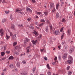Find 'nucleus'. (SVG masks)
Returning <instances> with one entry per match:
<instances>
[{"label": "nucleus", "instance_id": "49", "mask_svg": "<svg viewBox=\"0 0 75 75\" xmlns=\"http://www.w3.org/2000/svg\"><path fill=\"white\" fill-rule=\"evenodd\" d=\"M6 59V57H3L1 59V60H4Z\"/></svg>", "mask_w": 75, "mask_h": 75}, {"label": "nucleus", "instance_id": "42", "mask_svg": "<svg viewBox=\"0 0 75 75\" xmlns=\"http://www.w3.org/2000/svg\"><path fill=\"white\" fill-rule=\"evenodd\" d=\"M44 13L45 16H47V14H48V12H45Z\"/></svg>", "mask_w": 75, "mask_h": 75}, {"label": "nucleus", "instance_id": "31", "mask_svg": "<svg viewBox=\"0 0 75 75\" xmlns=\"http://www.w3.org/2000/svg\"><path fill=\"white\" fill-rule=\"evenodd\" d=\"M40 51L41 52H42L43 51H44V52H45V49H42L40 50Z\"/></svg>", "mask_w": 75, "mask_h": 75}, {"label": "nucleus", "instance_id": "48", "mask_svg": "<svg viewBox=\"0 0 75 75\" xmlns=\"http://www.w3.org/2000/svg\"><path fill=\"white\" fill-rule=\"evenodd\" d=\"M24 43L25 45L27 44V42L26 40H24Z\"/></svg>", "mask_w": 75, "mask_h": 75}, {"label": "nucleus", "instance_id": "39", "mask_svg": "<svg viewBox=\"0 0 75 75\" xmlns=\"http://www.w3.org/2000/svg\"><path fill=\"white\" fill-rule=\"evenodd\" d=\"M21 75H26L27 74L26 73H25V72H24V73H22L21 74Z\"/></svg>", "mask_w": 75, "mask_h": 75}, {"label": "nucleus", "instance_id": "28", "mask_svg": "<svg viewBox=\"0 0 75 75\" xmlns=\"http://www.w3.org/2000/svg\"><path fill=\"white\" fill-rule=\"evenodd\" d=\"M72 74V71H68V75H71Z\"/></svg>", "mask_w": 75, "mask_h": 75}, {"label": "nucleus", "instance_id": "64", "mask_svg": "<svg viewBox=\"0 0 75 75\" xmlns=\"http://www.w3.org/2000/svg\"><path fill=\"white\" fill-rule=\"evenodd\" d=\"M57 59V57H56L54 59V61H56Z\"/></svg>", "mask_w": 75, "mask_h": 75}, {"label": "nucleus", "instance_id": "38", "mask_svg": "<svg viewBox=\"0 0 75 75\" xmlns=\"http://www.w3.org/2000/svg\"><path fill=\"white\" fill-rule=\"evenodd\" d=\"M22 63H23V64H26V62H25V60H23L22 61Z\"/></svg>", "mask_w": 75, "mask_h": 75}, {"label": "nucleus", "instance_id": "10", "mask_svg": "<svg viewBox=\"0 0 75 75\" xmlns=\"http://www.w3.org/2000/svg\"><path fill=\"white\" fill-rule=\"evenodd\" d=\"M74 51V49L73 48H71L69 50L70 53L71 54L73 51Z\"/></svg>", "mask_w": 75, "mask_h": 75}, {"label": "nucleus", "instance_id": "41", "mask_svg": "<svg viewBox=\"0 0 75 75\" xmlns=\"http://www.w3.org/2000/svg\"><path fill=\"white\" fill-rule=\"evenodd\" d=\"M47 67L48 69H50V66H49V64H47Z\"/></svg>", "mask_w": 75, "mask_h": 75}, {"label": "nucleus", "instance_id": "15", "mask_svg": "<svg viewBox=\"0 0 75 75\" xmlns=\"http://www.w3.org/2000/svg\"><path fill=\"white\" fill-rule=\"evenodd\" d=\"M6 39H7V40H8V39H9V38L10 37V36H8V35H7V34H6Z\"/></svg>", "mask_w": 75, "mask_h": 75}, {"label": "nucleus", "instance_id": "22", "mask_svg": "<svg viewBox=\"0 0 75 75\" xmlns=\"http://www.w3.org/2000/svg\"><path fill=\"white\" fill-rule=\"evenodd\" d=\"M40 21H41V22H42V23H45V20H44V19H41L40 20Z\"/></svg>", "mask_w": 75, "mask_h": 75}, {"label": "nucleus", "instance_id": "35", "mask_svg": "<svg viewBox=\"0 0 75 75\" xmlns=\"http://www.w3.org/2000/svg\"><path fill=\"white\" fill-rule=\"evenodd\" d=\"M59 13H56V17H59Z\"/></svg>", "mask_w": 75, "mask_h": 75}, {"label": "nucleus", "instance_id": "23", "mask_svg": "<svg viewBox=\"0 0 75 75\" xmlns=\"http://www.w3.org/2000/svg\"><path fill=\"white\" fill-rule=\"evenodd\" d=\"M25 40L27 42H28V41H30V39H29L27 38H25Z\"/></svg>", "mask_w": 75, "mask_h": 75}, {"label": "nucleus", "instance_id": "4", "mask_svg": "<svg viewBox=\"0 0 75 75\" xmlns=\"http://www.w3.org/2000/svg\"><path fill=\"white\" fill-rule=\"evenodd\" d=\"M45 30L47 33H49L50 30H49V29H48V26H46L45 27Z\"/></svg>", "mask_w": 75, "mask_h": 75}, {"label": "nucleus", "instance_id": "50", "mask_svg": "<svg viewBox=\"0 0 75 75\" xmlns=\"http://www.w3.org/2000/svg\"><path fill=\"white\" fill-rule=\"evenodd\" d=\"M64 38V33H63L62 35L61 36V39H62Z\"/></svg>", "mask_w": 75, "mask_h": 75}, {"label": "nucleus", "instance_id": "2", "mask_svg": "<svg viewBox=\"0 0 75 75\" xmlns=\"http://www.w3.org/2000/svg\"><path fill=\"white\" fill-rule=\"evenodd\" d=\"M26 10L28 12L30 13H32V10L30 9V8L28 7H27L26 8Z\"/></svg>", "mask_w": 75, "mask_h": 75}, {"label": "nucleus", "instance_id": "18", "mask_svg": "<svg viewBox=\"0 0 75 75\" xmlns=\"http://www.w3.org/2000/svg\"><path fill=\"white\" fill-rule=\"evenodd\" d=\"M59 7V4H57L56 6V10H58V7Z\"/></svg>", "mask_w": 75, "mask_h": 75}, {"label": "nucleus", "instance_id": "19", "mask_svg": "<svg viewBox=\"0 0 75 75\" xmlns=\"http://www.w3.org/2000/svg\"><path fill=\"white\" fill-rule=\"evenodd\" d=\"M16 65L18 67H20V63L19 62H17Z\"/></svg>", "mask_w": 75, "mask_h": 75}, {"label": "nucleus", "instance_id": "14", "mask_svg": "<svg viewBox=\"0 0 75 75\" xmlns=\"http://www.w3.org/2000/svg\"><path fill=\"white\" fill-rule=\"evenodd\" d=\"M50 40L49 41V43L50 44H53V41H52V40H51V38H50Z\"/></svg>", "mask_w": 75, "mask_h": 75}, {"label": "nucleus", "instance_id": "57", "mask_svg": "<svg viewBox=\"0 0 75 75\" xmlns=\"http://www.w3.org/2000/svg\"><path fill=\"white\" fill-rule=\"evenodd\" d=\"M15 54L16 55H18V54H19V53L18 52H15Z\"/></svg>", "mask_w": 75, "mask_h": 75}, {"label": "nucleus", "instance_id": "12", "mask_svg": "<svg viewBox=\"0 0 75 75\" xmlns=\"http://www.w3.org/2000/svg\"><path fill=\"white\" fill-rule=\"evenodd\" d=\"M72 60H70L67 61V62L68 64H72Z\"/></svg>", "mask_w": 75, "mask_h": 75}, {"label": "nucleus", "instance_id": "29", "mask_svg": "<svg viewBox=\"0 0 75 75\" xmlns=\"http://www.w3.org/2000/svg\"><path fill=\"white\" fill-rule=\"evenodd\" d=\"M4 33V30L3 29H1L0 30V33Z\"/></svg>", "mask_w": 75, "mask_h": 75}, {"label": "nucleus", "instance_id": "17", "mask_svg": "<svg viewBox=\"0 0 75 75\" xmlns=\"http://www.w3.org/2000/svg\"><path fill=\"white\" fill-rule=\"evenodd\" d=\"M20 11H23V9L19 10L18 8H17L16 10V12H18Z\"/></svg>", "mask_w": 75, "mask_h": 75}, {"label": "nucleus", "instance_id": "37", "mask_svg": "<svg viewBox=\"0 0 75 75\" xmlns=\"http://www.w3.org/2000/svg\"><path fill=\"white\" fill-rule=\"evenodd\" d=\"M6 14H8L10 13L9 11H5Z\"/></svg>", "mask_w": 75, "mask_h": 75}, {"label": "nucleus", "instance_id": "36", "mask_svg": "<svg viewBox=\"0 0 75 75\" xmlns=\"http://www.w3.org/2000/svg\"><path fill=\"white\" fill-rule=\"evenodd\" d=\"M6 21V19H4L2 20V22L5 23Z\"/></svg>", "mask_w": 75, "mask_h": 75}, {"label": "nucleus", "instance_id": "34", "mask_svg": "<svg viewBox=\"0 0 75 75\" xmlns=\"http://www.w3.org/2000/svg\"><path fill=\"white\" fill-rule=\"evenodd\" d=\"M17 42H14L13 43V46H15V45H17Z\"/></svg>", "mask_w": 75, "mask_h": 75}, {"label": "nucleus", "instance_id": "1", "mask_svg": "<svg viewBox=\"0 0 75 75\" xmlns=\"http://www.w3.org/2000/svg\"><path fill=\"white\" fill-rule=\"evenodd\" d=\"M54 4L53 3H51L50 5V8L51 9H52V8H54Z\"/></svg>", "mask_w": 75, "mask_h": 75}, {"label": "nucleus", "instance_id": "46", "mask_svg": "<svg viewBox=\"0 0 75 75\" xmlns=\"http://www.w3.org/2000/svg\"><path fill=\"white\" fill-rule=\"evenodd\" d=\"M55 10H56L55 8H54L53 9V10H52V13H54V11H55Z\"/></svg>", "mask_w": 75, "mask_h": 75}, {"label": "nucleus", "instance_id": "53", "mask_svg": "<svg viewBox=\"0 0 75 75\" xmlns=\"http://www.w3.org/2000/svg\"><path fill=\"white\" fill-rule=\"evenodd\" d=\"M29 28L33 30L34 28V27L33 26H29Z\"/></svg>", "mask_w": 75, "mask_h": 75}, {"label": "nucleus", "instance_id": "32", "mask_svg": "<svg viewBox=\"0 0 75 75\" xmlns=\"http://www.w3.org/2000/svg\"><path fill=\"white\" fill-rule=\"evenodd\" d=\"M10 51H6V54H10Z\"/></svg>", "mask_w": 75, "mask_h": 75}, {"label": "nucleus", "instance_id": "27", "mask_svg": "<svg viewBox=\"0 0 75 75\" xmlns=\"http://www.w3.org/2000/svg\"><path fill=\"white\" fill-rule=\"evenodd\" d=\"M34 33L35 34L36 36H38V33L37 32L35 31L34 32Z\"/></svg>", "mask_w": 75, "mask_h": 75}, {"label": "nucleus", "instance_id": "56", "mask_svg": "<svg viewBox=\"0 0 75 75\" xmlns=\"http://www.w3.org/2000/svg\"><path fill=\"white\" fill-rule=\"evenodd\" d=\"M58 58L59 59H61V56H59L58 57Z\"/></svg>", "mask_w": 75, "mask_h": 75}, {"label": "nucleus", "instance_id": "58", "mask_svg": "<svg viewBox=\"0 0 75 75\" xmlns=\"http://www.w3.org/2000/svg\"><path fill=\"white\" fill-rule=\"evenodd\" d=\"M44 59H45L46 61H47V60H48V59L47 58V57H44Z\"/></svg>", "mask_w": 75, "mask_h": 75}, {"label": "nucleus", "instance_id": "52", "mask_svg": "<svg viewBox=\"0 0 75 75\" xmlns=\"http://www.w3.org/2000/svg\"><path fill=\"white\" fill-rule=\"evenodd\" d=\"M63 29H64V28H61L60 30V32H62Z\"/></svg>", "mask_w": 75, "mask_h": 75}, {"label": "nucleus", "instance_id": "24", "mask_svg": "<svg viewBox=\"0 0 75 75\" xmlns=\"http://www.w3.org/2000/svg\"><path fill=\"white\" fill-rule=\"evenodd\" d=\"M1 56H4V55L5 54V52H1Z\"/></svg>", "mask_w": 75, "mask_h": 75}, {"label": "nucleus", "instance_id": "16", "mask_svg": "<svg viewBox=\"0 0 75 75\" xmlns=\"http://www.w3.org/2000/svg\"><path fill=\"white\" fill-rule=\"evenodd\" d=\"M21 48L20 46H18L15 47V49H18V50H20Z\"/></svg>", "mask_w": 75, "mask_h": 75}, {"label": "nucleus", "instance_id": "6", "mask_svg": "<svg viewBox=\"0 0 75 75\" xmlns=\"http://www.w3.org/2000/svg\"><path fill=\"white\" fill-rule=\"evenodd\" d=\"M15 25L13 24H12L11 25V29L12 30H15Z\"/></svg>", "mask_w": 75, "mask_h": 75}, {"label": "nucleus", "instance_id": "59", "mask_svg": "<svg viewBox=\"0 0 75 75\" xmlns=\"http://www.w3.org/2000/svg\"><path fill=\"white\" fill-rule=\"evenodd\" d=\"M69 68H70V67L69 66H68L67 68V70H68L69 69Z\"/></svg>", "mask_w": 75, "mask_h": 75}, {"label": "nucleus", "instance_id": "62", "mask_svg": "<svg viewBox=\"0 0 75 75\" xmlns=\"http://www.w3.org/2000/svg\"><path fill=\"white\" fill-rule=\"evenodd\" d=\"M65 42H62V45H64V44H65Z\"/></svg>", "mask_w": 75, "mask_h": 75}, {"label": "nucleus", "instance_id": "26", "mask_svg": "<svg viewBox=\"0 0 75 75\" xmlns=\"http://www.w3.org/2000/svg\"><path fill=\"white\" fill-rule=\"evenodd\" d=\"M34 18H38L39 17L37 15H35L33 17Z\"/></svg>", "mask_w": 75, "mask_h": 75}, {"label": "nucleus", "instance_id": "3", "mask_svg": "<svg viewBox=\"0 0 75 75\" xmlns=\"http://www.w3.org/2000/svg\"><path fill=\"white\" fill-rule=\"evenodd\" d=\"M67 35L69 37L70 35H71V30L68 29L67 30Z\"/></svg>", "mask_w": 75, "mask_h": 75}, {"label": "nucleus", "instance_id": "40", "mask_svg": "<svg viewBox=\"0 0 75 75\" xmlns=\"http://www.w3.org/2000/svg\"><path fill=\"white\" fill-rule=\"evenodd\" d=\"M37 14L39 16V15H40V14H42V13H41V12H37Z\"/></svg>", "mask_w": 75, "mask_h": 75}, {"label": "nucleus", "instance_id": "63", "mask_svg": "<svg viewBox=\"0 0 75 75\" xmlns=\"http://www.w3.org/2000/svg\"><path fill=\"white\" fill-rule=\"evenodd\" d=\"M32 1L33 3H35V0H32Z\"/></svg>", "mask_w": 75, "mask_h": 75}, {"label": "nucleus", "instance_id": "33", "mask_svg": "<svg viewBox=\"0 0 75 75\" xmlns=\"http://www.w3.org/2000/svg\"><path fill=\"white\" fill-rule=\"evenodd\" d=\"M18 27H23V25L21 24V25H18Z\"/></svg>", "mask_w": 75, "mask_h": 75}, {"label": "nucleus", "instance_id": "30", "mask_svg": "<svg viewBox=\"0 0 75 75\" xmlns=\"http://www.w3.org/2000/svg\"><path fill=\"white\" fill-rule=\"evenodd\" d=\"M8 31L9 32V33L10 34V36H12L13 35V34H12V33L10 31L8 30Z\"/></svg>", "mask_w": 75, "mask_h": 75}, {"label": "nucleus", "instance_id": "5", "mask_svg": "<svg viewBox=\"0 0 75 75\" xmlns=\"http://www.w3.org/2000/svg\"><path fill=\"white\" fill-rule=\"evenodd\" d=\"M67 57V54L65 53L63 55V59H66Z\"/></svg>", "mask_w": 75, "mask_h": 75}, {"label": "nucleus", "instance_id": "44", "mask_svg": "<svg viewBox=\"0 0 75 75\" xmlns=\"http://www.w3.org/2000/svg\"><path fill=\"white\" fill-rule=\"evenodd\" d=\"M44 23H42L40 24L39 25V26H40V27H41V26H42V25H44Z\"/></svg>", "mask_w": 75, "mask_h": 75}, {"label": "nucleus", "instance_id": "7", "mask_svg": "<svg viewBox=\"0 0 75 75\" xmlns=\"http://www.w3.org/2000/svg\"><path fill=\"white\" fill-rule=\"evenodd\" d=\"M60 34V33H59V31L58 30V31H56L55 32V34L56 35H59Z\"/></svg>", "mask_w": 75, "mask_h": 75}, {"label": "nucleus", "instance_id": "45", "mask_svg": "<svg viewBox=\"0 0 75 75\" xmlns=\"http://www.w3.org/2000/svg\"><path fill=\"white\" fill-rule=\"evenodd\" d=\"M42 37V35L40 34L38 36V38H41Z\"/></svg>", "mask_w": 75, "mask_h": 75}, {"label": "nucleus", "instance_id": "47", "mask_svg": "<svg viewBox=\"0 0 75 75\" xmlns=\"http://www.w3.org/2000/svg\"><path fill=\"white\" fill-rule=\"evenodd\" d=\"M32 70H33V73H34V71H35V67Z\"/></svg>", "mask_w": 75, "mask_h": 75}, {"label": "nucleus", "instance_id": "20", "mask_svg": "<svg viewBox=\"0 0 75 75\" xmlns=\"http://www.w3.org/2000/svg\"><path fill=\"white\" fill-rule=\"evenodd\" d=\"M9 67L10 68H13V64H11L9 66Z\"/></svg>", "mask_w": 75, "mask_h": 75}, {"label": "nucleus", "instance_id": "8", "mask_svg": "<svg viewBox=\"0 0 75 75\" xmlns=\"http://www.w3.org/2000/svg\"><path fill=\"white\" fill-rule=\"evenodd\" d=\"M30 47H31V46H29L27 48L26 52H30V50H29V49L30 48Z\"/></svg>", "mask_w": 75, "mask_h": 75}, {"label": "nucleus", "instance_id": "43", "mask_svg": "<svg viewBox=\"0 0 75 75\" xmlns=\"http://www.w3.org/2000/svg\"><path fill=\"white\" fill-rule=\"evenodd\" d=\"M4 50L5 51L7 49V47L6 46H4Z\"/></svg>", "mask_w": 75, "mask_h": 75}, {"label": "nucleus", "instance_id": "60", "mask_svg": "<svg viewBox=\"0 0 75 75\" xmlns=\"http://www.w3.org/2000/svg\"><path fill=\"white\" fill-rule=\"evenodd\" d=\"M62 22H65V19H64V18H63L62 20Z\"/></svg>", "mask_w": 75, "mask_h": 75}, {"label": "nucleus", "instance_id": "21", "mask_svg": "<svg viewBox=\"0 0 75 75\" xmlns=\"http://www.w3.org/2000/svg\"><path fill=\"white\" fill-rule=\"evenodd\" d=\"M17 37H16V34L14 35L13 36V39L14 40H16Z\"/></svg>", "mask_w": 75, "mask_h": 75}, {"label": "nucleus", "instance_id": "13", "mask_svg": "<svg viewBox=\"0 0 75 75\" xmlns=\"http://www.w3.org/2000/svg\"><path fill=\"white\" fill-rule=\"evenodd\" d=\"M14 59V57H13V56H11L9 57L8 59L9 60H10V59Z\"/></svg>", "mask_w": 75, "mask_h": 75}, {"label": "nucleus", "instance_id": "9", "mask_svg": "<svg viewBox=\"0 0 75 75\" xmlns=\"http://www.w3.org/2000/svg\"><path fill=\"white\" fill-rule=\"evenodd\" d=\"M37 40H36L35 41L33 40L32 41V44H33L34 45L36 44V42H37Z\"/></svg>", "mask_w": 75, "mask_h": 75}, {"label": "nucleus", "instance_id": "54", "mask_svg": "<svg viewBox=\"0 0 75 75\" xmlns=\"http://www.w3.org/2000/svg\"><path fill=\"white\" fill-rule=\"evenodd\" d=\"M27 20L28 21H31V18H28Z\"/></svg>", "mask_w": 75, "mask_h": 75}, {"label": "nucleus", "instance_id": "55", "mask_svg": "<svg viewBox=\"0 0 75 75\" xmlns=\"http://www.w3.org/2000/svg\"><path fill=\"white\" fill-rule=\"evenodd\" d=\"M56 62H57V61H55L54 62H53L52 63L53 65H55V64H56Z\"/></svg>", "mask_w": 75, "mask_h": 75}, {"label": "nucleus", "instance_id": "25", "mask_svg": "<svg viewBox=\"0 0 75 75\" xmlns=\"http://www.w3.org/2000/svg\"><path fill=\"white\" fill-rule=\"evenodd\" d=\"M47 74L48 75H51V73L50 71H48L47 73Z\"/></svg>", "mask_w": 75, "mask_h": 75}, {"label": "nucleus", "instance_id": "61", "mask_svg": "<svg viewBox=\"0 0 75 75\" xmlns=\"http://www.w3.org/2000/svg\"><path fill=\"white\" fill-rule=\"evenodd\" d=\"M63 4H64V2H62L61 3V5L62 6Z\"/></svg>", "mask_w": 75, "mask_h": 75}, {"label": "nucleus", "instance_id": "11", "mask_svg": "<svg viewBox=\"0 0 75 75\" xmlns=\"http://www.w3.org/2000/svg\"><path fill=\"white\" fill-rule=\"evenodd\" d=\"M69 60H73V58L71 56H69L68 57Z\"/></svg>", "mask_w": 75, "mask_h": 75}, {"label": "nucleus", "instance_id": "51", "mask_svg": "<svg viewBox=\"0 0 75 75\" xmlns=\"http://www.w3.org/2000/svg\"><path fill=\"white\" fill-rule=\"evenodd\" d=\"M1 33V37H3L4 34V33Z\"/></svg>", "mask_w": 75, "mask_h": 75}]
</instances>
